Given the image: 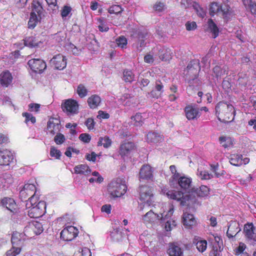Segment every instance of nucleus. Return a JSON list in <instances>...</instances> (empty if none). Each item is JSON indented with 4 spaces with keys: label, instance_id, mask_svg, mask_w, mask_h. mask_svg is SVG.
I'll list each match as a JSON object with an SVG mask.
<instances>
[{
    "label": "nucleus",
    "instance_id": "nucleus-1",
    "mask_svg": "<svg viewBox=\"0 0 256 256\" xmlns=\"http://www.w3.org/2000/svg\"><path fill=\"white\" fill-rule=\"evenodd\" d=\"M216 114L220 121L229 122L234 118V110L232 104L220 102L216 106Z\"/></svg>",
    "mask_w": 256,
    "mask_h": 256
},
{
    "label": "nucleus",
    "instance_id": "nucleus-2",
    "mask_svg": "<svg viewBox=\"0 0 256 256\" xmlns=\"http://www.w3.org/2000/svg\"><path fill=\"white\" fill-rule=\"evenodd\" d=\"M127 186L124 182L120 178L112 181L108 186V192L114 198L120 197L126 191Z\"/></svg>",
    "mask_w": 256,
    "mask_h": 256
},
{
    "label": "nucleus",
    "instance_id": "nucleus-3",
    "mask_svg": "<svg viewBox=\"0 0 256 256\" xmlns=\"http://www.w3.org/2000/svg\"><path fill=\"white\" fill-rule=\"evenodd\" d=\"M138 190L140 200L146 202L139 206L140 210L143 211L144 209L148 210L150 208V203L152 202L153 198L152 190L147 186H140Z\"/></svg>",
    "mask_w": 256,
    "mask_h": 256
},
{
    "label": "nucleus",
    "instance_id": "nucleus-4",
    "mask_svg": "<svg viewBox=\"0 0 256 256\" xmlns=\"http://www.w3.org/2000/svg\"><path fill=\"white\" fill-rule=\"evenodd\" d=\"M162 192L168 198L180 202V204L182 206L187 205L188 204V202L190 200L189 195L187 194H184L180 191L168 190L167 188H164L162 189Z\"/></svg>",
    "mask_w": 256,
    "mask_h": 256
},
{
    "label": "nucleus",
    "instance_id": "nucleus-5",
    "mask_svg": "<svg viewBox=\"0 0 256 256\" xmlns=\"http://www.w3.org/2000/svg\"><path fill=\"white\" fill-rule=\"evenodd\" d=\"M174 212V208L170 206L168 212H164L160 216V220L165 222V229L166 231H170L176 226V222L170 218Z\"/></svg>",
    "mask_w": 256,
    "mask_h": 256
},
{
    "label": "nucleus",
    "instance_id": "nucleus-6",
    "mask_svg": "<svg viewBox=\"0 0 256 256\" xmlns=\"http://www.w3.org/2000/svg\"><path fill=\"white\" fill-rule=\"evenodd\" d=\"M46 204L44 201H40L28 210V215L32 218H38L46 212Z\"/></svg>",
    "mask_w": 256,
    "mask_h": 256
},
{
    "label": "nucleus",
    "instance_id": "nucleus-7",
    "mask_svg": "<svg viewBox=\"0 0 256 256\" xmlns=\"http://www.w3.org/2000/svg\"><path fill=\"white\" fill-rule=\"evenodd\" d=\"M62 108L68 115H74L78 113V104L74 100L68 99L62 104Z\"/></svg>",
    "mask_w": 256,
    "mask_h": 256
},
{
    "label": "nucleus",
    "instance_id": "nucleus-8",
    "mask_svg": "<svg viewBox=\"0 0 256 256\" xmlns=\"http://www.w3.org/2000/svg\"><path fill=\"white\" fill-rule=\"evenodd\" d=\"M200 61L198 60H193L188 64L184 74L186 77L196 76L200 71Z\"/></svg>",
    "mask_w": 256,
    "mask_h": 256
},
{
    "label": "nucleus",
    "instance_id": "nucleus-9",
    "mask_svg": "<svg viewBox=\"0 0 256 256\" xmlns=\"http://www.w3.org/2000/svg\"><path fill=\"white\" fill-rule=\"evenodd\" d=\"M78 230L73 226H68L60 232V238L65 241H70L78 234Z\"/></svg>",
    "mask_w": 256,
    "mask_h": 256
},
{
    "label": "nucleus",
    "instance_id": "nucleus-10",
    "mask_svg": "<svg viewBox=\"0 0 256 256\" xmlns=\"http://www.w3.org/2000/svg\"><path fill=\"white\" fill-rule=\"evenodd\" d=\"M28 64L32 71L38 73L42 72L46 67L44 62L39 58H34L28 60Z\"/></svg>",
    "mask_w": 256,
    "mask_h": 256
},
{
    "label": "nucleus",
    "instance_id": "nucleus-11",
    "mask_svg": "<svg viewBox=\"0 0 256 256\" xmlns=\"http://www.w3.org/2000/svg\"><path fill=\"white\" fill-rule=\"evenodd\" d=\"M62 128L60 122L59 120L50 118L47 124V130L48 133L52 136L59 132Z\"/></svg>",
    "mask_w": 256,
    "mask_h": 256
},
{
    "label": "nucleus",
    "instance_id": "nucleus-12",
    "mask_svg": "<svg viewBox=\"0 0 256 256\" xmlns=\"http://www.w3.org/2000/svg\"><path fill=\"white\" fill-rule=\"evenodd\" d=\"M50 62V64L54 65L56 69L60 70H63L66 66V60L61 54H58L54 56Z\"/></svg>",
    "mask_w": 256,
    "mask_h": 256
},
{
    "label": "nucleus",
    "instance_id": "nucleus-13",
    "mask_svg": "<svg viewBox=\"0 0 256 256\" xmlns=\"http://www.w3.org/2000/svg\"><path fill=\"white\" fill-rule=\"evenodd\" d=\"M164 92V85L160 80H156L152 90L148 94L152 98H158L162 96Z\"/></svg>",
    "mask_w": 256,
    "mask_h": 256
},
{
    "label": "nucleus",
    "instance_id": "nucleus-14",
    "mask_svg": "<svg viewBox=\"0 0 256 256\" xmlns=\"http://www.w3.org/2000/svg\"><path fill=\"white\" fill-rule=\"evenodd\" d=\"M14 159V156L10 151L7 150H0V166H8Z\"/></svg>",
    "mask_w": 256,
    "mask_h": 256
},
{
    "label": "nucleus",
    "instance_id": "nucleus-15",
    "mask_svg": "<svg viewBox=\"0 0 256 256\" xmlns=\"http://www.w3.org/2000/svg\"><path fill=\"white\" fill-rule=\"evenodd\" d=\"M44 230L42 226L41 223L38 222H34L30 223L26 226L24 230V232L30 234V232H34V234H39Z\"/></svg>",
    "mask_w": 256,
    "mask_h": 256
},
{
    "label": "nucleus",
    "instance_id": "nucleus-16",
    "mask_svg": "<svg viewBox=\"0 0 256 256\" xmlns=\"http://www.w3.org/2000/svg\"><path fill=\"white\" fill-rule=\"evenodd\" d=\"M177 182L178 186L182 189L186 190H190L192 188V179L186 176H179L178 178L174 180Z\"/></svg>",
    "mask_w": 256,
    "mask_h": 256
},
{
    "label": "nucleus",
    "instance_id": "nucleus-17",
    "mask_svg": "<svg viewBox=\"0 0 256 256\" xmlns=\"http://www.w3.org/2000/svg\"><path fill=\"white\" fill-rule=\"evenodd\" d=\"M167 252L169 256H183V251L177 242H170Z\"/></svg>",
    "mask_w": 256,
    "mask_h": 256
},
{
    "label": "nucleus",
    "instance_id": "nucleus-18",
    "mask_svg": "<svg viewBox=\"0 0 256 256\" xmlns=\"http://www.w3.org/2000/svg\"><path fill=\"white\" fill-rule=\"evenodd\" d=\"M28 233H20L17 232H14L11 238L12 246H22L25 240L24 236H26Z\"/></svg>",
    "mask_w": 256,
    "mask_h": 256
},
{
    "label": "nucleus",
    "instance_id": "nucleus-19",
    "mask_svg": "<svg viewBox=\"0 0 256 256\" xmlns=\"http://www.w3.org/2000/svg\"><path fill=\"white\" fill-rule=\"evenodd\" d=\"M188 86L187 87L186 90L188 94H192V90H196V88L201 84V82L196 76L186 77Z\"/></svg>",
    "mask_w": 256,
    "mask_h": 256
},
{
    "label": "nucleus",
    "instance_id": "nucleus-20",
    "mask_svg": "<svg viewBox=\"0 0 256 256\" xmlns=\"http://www.w3.org/2000/svg\"><path fill=\"white\" fill-rule=\"evenodd\" d=\"M148 34L146 32H138L136 38H137V42L136 44V46L138 51L140 52L142 50V48L144 47L146 42L145 40L147 38Z\"/></svg>",
    "mask_w": 256,
    "mask_h": 256
},
{
    "label": "nucleus",
    "instance_id": "nucleus-21",
    "mask_svg": "<svg viewBox=\"0 0 256 256\" xmlns=\"http://www.w3.org/2000/svg\"><path fill=\"white\" fill-rule=\"evenodd\" d=\"M218 15L221 16L225 20L228 21L234 16V14L229 6L224 4H221Z\"/></svg>",
    "mask_w": 256,
    "mask_h": 256
},
{
    "label": "nucleus",
    "instance_id": "nucleus-22",
    "mask_svg": "<svg viewBox=\"0 0 256 256\" xmlns=\"http://www.w3.org/2000/svg\"><path fill=\"white\" fill-rule=\"evenodd\" d=\"M139 177L140 179L150 180L152 178V170L150 166L144 165L140 170Z\"/></svg>",
    "mask_w": 256,
    "mask_h": 256
},
{
    "label": "nucleus",
    "instance_id": "nucleus-23",
    "mask_svg": "<svg viewBox=\"0 0 256 256\" xmlns=\"http://www.w3.org/2000/svg\"><path fill=\"white\" fill-rule=\"evenodd\" d=\"M184 112L186 118L189 120L197 118L200 116L198 109L192 106H186Z\"/></svg>",
    "mask_w": 256,
    "mask_h": 256
},
{
    "label": "nucleus",
    "instance_id": "nucleus-24",
    "mask_svg": "<svg viewBox=\"0 0 256 256\" xmlns=\"http://www.w3.org/2000/svg\"><path fill=\"white\" fill-rule=\"evenodd\" d=\"M255 229L252 223L247 224L244 225V232L247 238L252 240L254 242L256 241V234L254 232Z\"/></svg>",
    "mask_w": 256,
    "mask_h": 256
},
{
    "label": "nucleus",
    "instance_id": "nucleus-25",
    "mask_svg": "<svg viewBox=\"0 0 256 256\" xmlns=\"http://www.w3.org/2000/svg\"><path fill=\"white\" fill-rule=\"evenodd\" d=\"M12 76L8 71H4L0 74V82L2 86L8 87L12 82Z\"/></svg>",
    "mask_w": 256,
    "mask_h": 256
},
{
    "label": "nucleus",
    "instance_id": "nucleus-26",
    "mask_svg": "<svg viewBox=\"0 0 256 256\" xmlns=\"http://www.w3.org/2000/svg\"><path fill=\"white\" fill-rule=\"evenodd\" d=\"M134 144L132 142H124L120 146V154L122 156L128 154L134 149Z\"/></svg>",
    "mask_w": 256,
    "mask_h": 256
},
{
    "label": "nucleus",
    "instance_id": "nucleus-27",
    "mask_svg": "<svg viewBox=\"0 0 256 256\" xmlns=\"http://www.w3.org/2000/svg\"><path fill=\"white\" fill-rule=\"evenodd\" d=\"M172 53L170 49L162 47L158 50V55L162 60H168L171 58Z\"/></svg>",
    "mask_w": 256,
    "mask_h": 256
},
{
    "label": "nucleus",
    "instance_id": "nucleus-28",
    "mask_svg": "<svg viewBox=\"0 0 256 256\" xmlns=\"http://www.w3.org/2000/svg\"><path fill=\"white\" fill-rule=\"evenodd\" d=\"M240 231V228L238 226V223L232 222L228 226L226 234L229 238H232L235 236Z\"/></svg>",
    "mask_w": 256,
    "mask_h": 256
},
{
    "label": "nucleus",
    "instance_id": "nucleus-29",
    "mask_svg": "<svg viewBox=\"0 0 256 256\" xmlns=\"http://www.w3.org/2000/svg\"><path fill=\"white\" fill-rule=\"evenodd\" d=\"M147 140L150 143H157L163 140V137L156 132H150L147 134Z\"/></svg>",
    "mask_w": 256,
    "mask_h": 256
},
{
    "label": "nucleus",
    "instance_id": "nucleus-30",
    "mask_svg": "<svg viewBox=\"0 0 256 256\" xmlns=\"http://www.w3.org/2000/svg\"><path fill=\"white\" fill-rule=\"evenodd\" d=\"M160 216L155 214L151 210H148L142 216V220L145 222L152 223L155 222L157 220H160Z\"/></svg>",
    "mask_w": 256,
    "mask_h": 256
},
{
    "label": "nucleus",
    "instance_id": "nucleus-31",
    "mask_svg": "<svg viewBox=\"0 0 256 256\" xmlns=\"http://www.w3.org/2000/svg\"><path fill=\"white\" fill-rule=\"evenodd\" d=\"M182 222L184 226H190L196 224L194 216L185 212L182 216Z\"/></svg>",
    "mask_w": 256,
    "mask_h": 256
},
{
    "label": "nucleus",
    "instance_id": "nucleus-32",
    "mask_svg": "<svg viewBox=\"0 0 256 256\" xmlns=\"http://www.w3.org/2000/svg\"><path fill=\"white\" fill-rule=\"evenodd\" d=\"M2 204L8 210L14 212L16 207V204L14 200L11 198H4L2 200Z\"/></svg>",
    "mask_w": 256,
    "mask_h": 256
},
{
    "label": "nucleus",
    "instance_id": "nucleus-33",
    "mask_svg": "<svg viewBox=\"0 0 256 256\" xmlns=\"http://www.w3.org/2000/svg\"><path fill=\"white\" fill-rule=\"evenodd\" d=\"M74 170L76 174L85 176L90 174L91 172L89 166L86 164H80L76 166L74 168Z\"/></svg>",
    "mask_w": 256,
    "mask_h": 256
},
{
    "label": "nucleus",
    "instance_id": "nucleus-34",
    "mask_svg": "<svg viewBox=\"0 0 256 256\" xmlns=\"http://www.w3.org/2000/svg\"><path fill=\"white\" fill-rule=\"evenodd\" d=\"M143 116L140 113H136L134 116L131 117L130 124L136 126H140L144 123Z\"/></svg>",
    "mask_w": 256,
    "mask_h": 256
},
{
    "label": "nucleus",
    "instance_id": "nucleus-35",
    "mask_svg": "<svg viewBox=\"0 0 256 256\" xmlns=\"http://www.w3.org/2000/svg\"><path fill=\"white\" fill-rule=\"evenodd\" d=\"M40 19V15L37 14L34 12H32L28 22V28H34L36 26Z\"/></svg>",
    "mask_w": 256,
    "mask_h": 256
},
{
    "label": "nucleus",
    "instance_id": "nucleus-36",
    "mask_svg": "<svg viewBox=\"0 0 256 256\" xmlns=\"http://www.w3.org/2000/svg\"><path fill=\"white\" fill-rule=\"evenodd\" d=\"M101 99L98 95H92L88 99V103L91 108H96L100 104Z\"/></svg>",
    "mask_w": 256,
    "mask_h": 256
},
{
    "label": "nucleus",
    "instance_id": "nucleus-37",
    "mask_svg": "<svg viewBox=\"0 0 256 256\" xmlns=\"http://www.w3.org/2000/svg\"><path fill=\"white\" fill-rule=\"evenodd\" d=\"M230 162L234 166H240L242 164V156L238 154H232L230 158Z\"/></svg>",
    "mask_w": 256,
    "mask_h": 256
},
{
    "label": "nucleus",
    "instance_id": "nucleus-38",
    "mask_svg": "<svg viewBox=\"0 0 256 256\" xmlns=\"http://www.w3.org/2000/svg\"><path fill=\"white\" fill-rule=\"evenodd\" d=\"M213 71L218 79L219 78H220L222 76L228 74L226 72L227 68L226 66L221 68L220 66H216L213 68Z\"/></svg>",
    "mask_w": 256,
    "mask_h": 256
},
{
    "label": "nucleus",
    "instance_id": "nucleus-39",
    "mask_svg": "<svg viewBox=\"0 0 256 256\" xmlns=\"http://www.w3.org/2000/svg\"><path fill=\"white\" fill-rule=\"evenodd\" d=\"M208 28L213 34L214 38H216L218 36L219 32L217 26L212 19L208 20Z\"/></svg>",
    "mask_w": 256,
    "mask_h": 256
},
{
    "label": "nucleus",
    "instance_id": "nucleus-40",
    "mask_svg": "<svg viewBox=\"0 0 256 256\" xmlns=\"http://www.w3.org/2000/svg\"><path fill=\"white\" fill-rule=\"evenodd\" d=\"M40 41L38 40L32 36L26 38L24 40V44L29 47H36L39 46L40 44Z\"/></svg>",
    "mask_w": 256,
    "mask_h": 256
},
{
    "label": "nucleus",
    "instance_id": "nucleus-41",
    "mask_svg": "<svg viewBox=\"0 0 256 256\" xmlns=\"http://www.w3.org/2000/svg\"><path fill=\"white\" fill-rule=\"evenodd\" d=\"M211 170L214 174V176L216 178L224 177L226 172L223 170H220L218 164L216 165L212 164Z\"/></svg>",
    "mask_w": 256,
    "mask_h": 256
},
{
    "label": "nucleus",
    "instance_id": "nucleus-42",
    "mask_svg": "<svg viewBox=\"0 0 256 256\" xmlns=\"http://www.w3.org/2000/svg\"><path fill=\"white\" fill-rule=\"evenodd\" d=\"M112 144V140L108 136L100 137L98 142V146H102L104 148H108Z\"/></svg>",
    "mask_w": 256,
    "mask_h": 256
},
{
    "label": "nucleus",
    "instance_id": "nucleus-43",
    "mask_svg": "<svg viewBox=\"0 0 256 256\" xmlns=\"http://www.w3.org/2000/svg\"><path fill=\"white\" fill-rule=\"evenodd\" d=\"M23 188L26 191L28 194L30 196H36V188L34 184H26L24 185Z\"/></svg>",
    "mask_w": 256,
    "mask_h": 256
},
{
    "label": "nucleus",
    "instance_id": "nucleus-44",
    "mask_svg": "<svg viewBox=\"0 0 256 256\" xmlns=\"http://www.w3.org/2000/svg\"><path fill=\"white\" fill-rule=\"evenodd\" d=\"M220 8L221 4H219L218 3L216 2H212L210 8V15L214 16L216 14H218Z\"/></svg>",
    "mask_w": 256,
    "mask_h": 256
},
{
    "label": "nucleus",
    "instance_id": "nucleus-45",
    "mask_svg": "<svg viewBox=\"0 0 256 256\" xmlns=\"http://www.w3.org/2000/svg\"><path fill=\"white\" fill-rule=\"evenodd\" d=\"M123 79L126 82H132L134 80V75L131 70H125L123 73Z\"/></svg>",
    "mask_w": 256,
    "mask_h": 256
},
{
    "label": "nucleus",
    "instance_id": "nucleus-46",
    "mask_svg": "<svg viewBox=\"0 0 256 256\" xmlns=\"http://www.w3.org/2000/svg\"><path fill=\"white\" fill-rule=\"evenodd\" d=\"M192 6L196 11L197 14L200 18H204L206 14V10L198 4L194 2Z\"/></svg>",
    "mask_w": 256,
    "mask_h": 256
},
{
    "label": "nucleus",
    "instance_id": "nucleus-47",
    "mask_svg": "<svg viewBox=\"0 0 256 256\" xmlns=\"http://www.w3.org/2000/svg\"><path fill=\"white\" fill-rule=\"evenodd\" d=\"M246 8H248L252 14L256 15V3L251 0H246L244 2Z\"/></svg>",
    "mask_w": 256,
    "mask_h": 256
},
{
    "label": "nucleus",
    "instance_id": "nucleus-48",
    "mask_svg": "<svg viewBox=\"0 0 256 256\" xmlns=\"http://www.w3.org/2000/svg\"><path fill=\"white\" fill-rule=\"evenodd\" d=\"M111 238L116 241L120 240L122 237V234L120 228H114L110 234Z\"/></svg>",
    "mask_w": 256,
    "mask_h": 256
},
{
    "label": "nucleus",
    "instance_id": "nucleus-49",
    "mask_svg": "<svg viewBox=\"0 0 256 256\" xmlns=\"http://www.w3.org/2000/svg\"><path fill=\"white\" fill-rule=\"evenodd\" d=\"M197 174L199 178L202 180H210L214 177L212 174H209L206 170H200V168H198V170Z\"/></svg>",
    "mask_w": 256,
    "mask_h": 256
},
{
    "label": "nucleus",
    "instance_id": "nucleus-50",
    "mask_svg": "<svg viewBox=\"0 0 256 256\" xmlns=\"http://www.w3.org/2000/svg\"><path fill=\"white\" fill-rule=\"evenodd\" d=\"M76 92L80 98H83L87 96L88 90L84 84H80L78 86Z\"/></svg>",
    "mask_w": 256,
    "mask_h": 256
},
{
    "label": "nucleus",
    "instance_id": "nucleus-51",
    "mask_svg": "<svg viewBox=\"0 0 256 256\" xmlns=\"http://www.w3.org/2000/svg\"><path fill=\"white\" fill-rule=\"evenodd\" d=\"M32 7V12H34L37 14L40 15L42 12V8L39 2L36 0H33Z\"/></svg>",
    "mask_w": 256,
    "mask_h": 256
},
{
    "label": "nucleus",
    "instance_id": "nucleus-52",
    "mask_svg": "<svg viewBox=\"0 0 256 256\" xmlns=\"http://www.w3.org/2000/svg\"><path fill=\"white\" fill-rule=\"evenodd\" d=\"M21 247L16 246H12L11 249L6 252V256H16L21 252Z\"/></svg>",
    "mask_w": 256,
    "mask_h": 256
},
{
    "label": "nucleus",
    "instance_id": "nucleus-53",
    "mask_svg": "<svg viewBox=\"0 0 256 256\" xmlns=\"http://www.w3.org/2000/svg\"><path fill=\"white\" fill-rule=\"evenodd\" d=\"M196 248L200 252H204L207 247V242L206 240H198L196 242Z\"/></svg>",
    "mask_w": 256,
    "mask_h": 256
},
{
    "label": "nucleus",
    "instance_id": "nucleus-54",
    "mask_svg": "<svg viewBox=\"0 0 256 256\" xmlns=\"http://www.w3.org/2000/svg\"><path fill=\"white\" fill-rule=\"evenodd\" d=\"M209 188L205 186H202L198 189L197 194L200 197H204L208 195Z\"/></svg>",
    "mask_w": 256,
    "mask_h": 256
},
{
    "label": "nucleus",
    "instance_id": "nucleus-55",
    "mask_svg": "<svg viewBox=\"0 0 256 256\" xmlns=\"http://www.w3.org/2000/svg\"><path fill=\"white\" fill-rule=\"evenodd\" d=\"M72 10V8L68 6H64L61 10V16L64 19V18L68 16Z\"/></svg>",
    "mask_w": 256,
    "mask_h": 256
},
{
    "label": "nucleus",
    "instance_id": "nucleus-56",
    "mask_svg": "<svg viewBox=\"0 0 256 256\" xmlns=\"http://www.w3.org/2000/svg\"><path fill=\"white\" fill-rule=\"evenodd\" d=\"M220 144L224 148L228 147L231 144V138L229 137L221 136L219 138Z\"/></svg>",
    "mask_w": 256,
    "mask_h": 256
},
{
    "label": "nucleus",
    "instance_id": "nucleus-57",
    "mask_svg": "<svg viewBox=\"0 0 256 256\" xmlns=\"http://www.w3.org/2000/svg\"><path fill=\"white\" fill-rule=\"evenodd\" d=\"M65 136L61 133H58L54 138V141L57 144H61L65 141Z\"/></svg>",
    "mask_w": 256,
    "mask_h": 256
},
{
    "label": "nucleus",
    "instance_id": "nucleus-58",
    "mask_svg": "<svg viewBox=\"0 0 256 256\" xmlns=\"http://www.w3.org/2000/svg\"><path fill=\"white\" fill-rule=\"evenodd\" d=\"M68 50L74 55H78L81 52L80 49H78L72 44H70L68 45Z\"/></svg>",
    "mask_w": 256,
    "mask_h": 256
},
{
    "label": "nucleus",
    "instance_id": "nucleus-59",
    "mask_svg": "<svg viewBox=\"0 0 256 256\" xmlns=\"http://www.w3.org/2000/svg\"><path fill=\"white\" fill-rule=\"evenodd\" d=\"M117 45L122 48H124L127 44V40L123 36L119 37L116 40Z\"/></svg>",
    "mask_w": 256,
    "mask_h": 256
},
{
    "label": "nucleus",
    "instance_id": "nucleus-60",
    "mask_svg": "<svg viewBox=\"0 0 256 256\" xmlns=\"http://www.w3.org/2000/svg\"><path fill=\"white\" fill-rule=\"evenodd\" d=\"M50 156L52 157H54L57 159H60L61 156V152L54 147L52 146L50 148Z\"/></svg>",
    "mask_w": 256,
    "mask_h": 256
},
{
    "label": "nucleus",
    "instance_id": "nucleus-61",
    "mask_svg": "<svg viewBox=\"0 0 256 256\" xmlns=\"http://www.w3.org/2000/svg\"><path fill=\"white\" fill-rule=\"evenodd\" d=\"M53 38L55 40L58 42H60L65 40L66 35L63 32H60L56 34L54 36Z\"/></svg>",
    "mask_w": 256,
    "mask_h": 256
},
{
    "label": "nucleus",
    "instance_id": "nucleus-62",
    "mask_svg": "<svg viewBox=\"0 0 256 256\" xmlns=\"http://www.w3.org/2000/svg\"><path fill=\"white\" fill-rule=\"evenodd\" d=\"M154 9L156 12H162L165 9V5L161 2H157L154 6Z\"/></svg>",
    "mask_w": 256,
    "mask_h": 256
},
{
    "label": "nucleus",
    "instance_id": "nucleus-63",
    "mask_svg": "<svg viewBox=\"0 0 256 256\" xmlns=\"http://www.w3.org/2000/svg\"><path fill=\"white\" fill-rule=\"evenodd\" d=\"M22 116L26 118V122H28L30 121L32 124H34L36 122V118L35 117L33 116L32 114L29 113H23Z\"/></svg>",
    "mask_w": 256,
    "mask_h": 256
},
{
    "label": "nucleus",
    "instance_id": "nucleus-64",
    "mask_svg": "<svg viewBox=\"0 0 256 256\" xmlns=\"http://www.w3.org/2000/svg\"><path fill=\"white\" fill-rule=\"evenodd\" d=\"M121 8L118 5L112 6L108 9V12L110 14H118L121 12Z\"/></svg>",
    "mask_w": 256,
    "mask_h": 256
}]
</instances>
